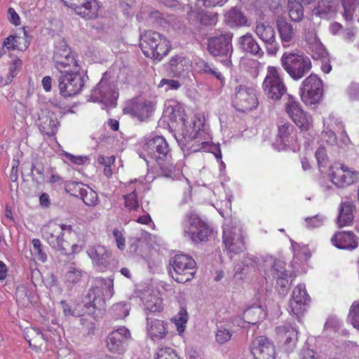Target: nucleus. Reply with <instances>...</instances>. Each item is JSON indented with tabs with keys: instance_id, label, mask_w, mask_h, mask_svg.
Returning a JSON list of instances; mask_svg holds the SVG:
<instances>
[{
	"instance_id": "1",
	"label": "nucleus",
	"mask_w": 359,
	"mask_h": 359,
	"mask_svg": "<svg viewBox=\"0 0 359 359\" xmlns=\"http://www.w3.org/2000/svg\"><path fill=\"white\" fill-rule=\"evenodd\" d=\"M144 150L151 159L155 161L166 177L175 171V165L169 145L164 137L156 136L149 140L144 145Z\"/></svg>"
},
{
	"instance_id": "2",
	"label": "nucleus",
	"mask_w": 359,
	"mask_h": 359,
	"mask_svg": "<svg viewBox=\"0 0 359 359\" xmlns=\"http://www.w3.org/2000/svg\"><path fill=\"white\" fill-rule=\"evenodd\" d=\"M140 48L147 57L157 62L166 56L170 50V41L161 34L147 30L140 35Z\"/></svg>"
},
{
	"instance_id": "3",
	"label": "nucleus",
	"mask_w": 359,
	"mask_h": 359,
	"mask_svg": "<svg viewBox=\"0 0 359 359\" xmlns=\"http://www.w3.org/2000/svg\"><path fill=\"white\" fill-rule=\"evenodd\" d=\"M181 229L182 236L195 243L206 241L212 232L208 225L194 210L185 214L181 222Z\"/></svg>"
},
{
	"instance_id": "4",
	"label": "nucleus",
	"mask_w": 359,
	"mask_h": 359,
	"mask_svg": "<svg viewBox=\"0 0 359 359\" xmlns=\"http://www.w3.org/2000/svg\"><path fill=\"white\" fill-rule=\"evenodd\" d=\"M97 284L104 290L102 292L98 286L91 288L86 296L88 301L85 302L86 308V313L93 315L96 310L102 311L104 308V300L102 296L111 298L114 294V283L111 278H99L97 280Z\"/></svg>"
},
{
	"instance_id": "5",
	"label": "nucleus",
	"mask_w": 359,
	"mask_h": 359,
	"mask_svg": "<svg viewBox=\"0 0 359 359\" xmlns=\"http://www.w3.org/2000/svg\"><path fill=\"white\" fill-rule=\"evenodd\" d=\"M171 112L170 114V118L174 122L181 125L182 135L185 143H188L194 140L198 139L202 135L201 128L203 126V121L201 117L195 116L191 121H188L187 115L182 113L180 108L175 109L171 107ZM170 111V107L167 109Z\"/></svg>"
},
{
	"instance_id": "6",
	"label": "nucleus",
	"mask_w": 359,
	"mask_h": 359,
	"mask_svg": "<svg viewBox=\"0 0 359 359\" xmlns=\"http://www.w3.org/2000/svg\"><path fill=\"white\" fill-rule=\"evenodd\" d=\"M280 62L285 72L294 80L304 77L312 67L309 57L297 53H284L280 58Z\"/></svg>"
},
{
	"instance_id": "7",
	"label": "nucleus",
	"mask_w": 359,
	"mask_h": 359,
	"mask_svg": "<svg viewBox=\"0 0 359 359\" xmlns=\"http://www.w3.org/2000/svg\"><path fill=\"white\" fill-rule=\"evenodd\" d=\"M172 270H170L172 278L180 283L191 280L196 273V262L185 255H176L170 261Z\"/></svg>"
},
{
	"instance_id": "8",
	"label": "nucleus",
	"mask_w": 359,
	"mask_h": 359,
	"mask_svg": "<svg viewBox=\"0 0 359 359\" xmlns=\"http://www.w3.org/2000/svg\"><path fill=\"white\" fill-rule=\"evenodd\" d=\"M53 61L55 67L60 73L65 70L72 71L81 69L76 60L75 54L63 39H59L55 43Z\"/></svg>"
},
{
	"instance_id": "9",
	"label": "nucleus",
	"mask_w": 359,
	"mask_h": 359,
	"mask_svg": "<svg viewBox=\"0 0 359 359\" xmlns=\"http://www.w3.org/2000/svg\"><path fill=\"white\" fill-rule=\"evenodd\" d=\"M42 237L54 249L60 251L63 254H67L63 238L64 232L71 233V225L60 224L54 222H49L43 225L41 229Z\"/></svg>"
},
{
	"instance_id": "10",
	"label": "nucleus",
	"mask_w": 359,
	"mask_h": 359,
	"mask_svg": "<svg viewBox=\"0 0 359 359\" xmlns=\"http://www.w3.org/2000/svg\"><path fill=\"white\" fill-rule=\"evenodd\" d=\"M262 88L268 99L275 101L280 100L287 92V88L279 69L271 66L267 67Z\"/></svg>"
},
{
	"instance_id": "11",
	"label": "nucleus",
	"mask_w": 359,
	"mask_h": 359,
	"mask_svg": "<svg viewBox=\"0 0 359 359\" xmlns=\"http://www.w3.org/2000/svg\"><path fill=\"white\" fill-rule=\"evenodd\" d=\"M57 80L60 93L64 97L79 94L84 86V78L80 70H65L60 72Z\"/></svg>"
},
{
	"instance_id": "12",
	"label": "nucleus",
	"mask_w": 359,
	"mask_h": 359,
	"mask_svg": "<svg viewBox=\"0 0 359 359\" xmlns=\"http://www.w3.org/2000/svg\"><path fill=\"white\" fill-rule=\"evenodd\" d=\"M232 34L230 33L222 34L215 36L208 39V51L214 57H225L223 60L225 66L229 67L231 64L230 60L233 53V47L231 44Z\"/></svg>"
},
{
	"instance_id": "13",
	"label": "nucleus",
	"mask_w": 359,
	"mask_h": 359,
	"mask_svg": "<svg viewBox=\"0 0 359 359\" xmlns=\"http://www.w3.org/2000/svg\"><path fill=\"white\" fill-rule=\"evenodd\" d=\"M232 104L238 111L243 112L257 108L258 100L255 90L245 85L237 86L234 90Z\"/></svg>"
},
{
	"instance_id": "14",
	"label": "nucleus",
	"mask_w": 359,
	"mask_h": 359,
	"mask_svg": "<svg viewBox=\"0 0 359 359\" xmlns=\"http://www.w3.org/2000/svg\"><path fill=\"white\" fill-rule=\"evenodd\" d=\"M323 92L322 81L316 75L311 74L302 83V100L307 105L315 104L321 99Z\"/></svg>"
},
{
	"instance_id": "15",
	"label": "nucleus",
	"mask_w": 359,
	"mask_h": 359,
	"mask_svg": "<svg viewBox=\"0 0 359 359\" xmlns=\"http://www.w3.org/2000/svg\"><path fill=\"white\" fill-rule=\"evenodd\" d=\"M285 111L302 130H307L312 125L311 117L304 112L299 103L292 96L289 95L285 103Z\"/></svg>"
},
{
	"instance_id": "16",
	"label": "nucleus",
	"mask_w": 359,
	"mask_h": 359,
	"mask_svg": "<svg viewBox=\"0 0 359 359\" xmlns=\"http://www.w3.org/2000/svg\"><path fill=\"white\" fill-rule=\"evenodd\" d=\"M223 244L230 252L238 253L245 248L242 229L238 226L226 225L223 230Z\"/></svg>"
},
{
	"instance_id": "17",
	"label": "nucleus",
	"mask_w": 359,
	"mask_h": 359,
	"mask_svg": "<svg viewBox=\"0 0 359 359\" xmlns=\"http://www.w3.org/2000/svg\"><path fill=\"white\" fill-rule=\"evenodd\" d=\"M330 179L339 188L346 187L358 179V172L346 165L334 164L330 168Z\"/></svg>"
},
{
	"instance_id": "18",
	"label": "nucleus",
	"mask_w": 359,
	"mask_h": 359,
	"mask_svg": "<svg viewBox=\"0 0 359 359\" xmlns=\"http://www.w3.org/2000/svg\"><path fill=\"white\" fill-rule=\"evenodd\" d=\"M257 36L264 42L269 55H276L278 50V43L276 39L273 27L269 23L257 21L255 27Z\"/></svg>"
},
{
	"instance_id": "19",
	"label": "nucleus",
	"mask_w": 359,
	"mask_h": 359,
	"mask_svg": "<svg viewBox=\"0 0 359 359\" xmlns=\"http://www.w3.org/2000/svg\"><path fill=\"white\" fill-rule=\"evenodd\" d=\"M250 351L255 359H275V346L265 336L257 337L252 341Z\"/></svg>"
},
{
	"instance_id": "20",
	"label": "nucleus",
	"mask_w": 359,
	"mask_h": 359,
	"mask_svg": "<svg viewBox=\"0 0 359 359\" xmlns=\"http://www.w3.org/2000/svg\"><path fill=\"white\" fill-rule=\"evenodd\" d=\"M130 338V331L125 327H121L111 332L107 339V346L109 351L122 354L126 350V341Z\"/></svg>"
},
{
	"instance_id": "21",
	"label": "nucleus",
	"mask_w": 359,
	"mask_h": 359,
	"mask_svg": "<svg viewBox=\"0 0 359 359\" xmlns=\"http://www.w3.org/2000/svg\"><path fill=\"white\" fill-rule=\"evenodd\" d=\"M310 301L306 287L304 284L298 285L293 290L292 299L290 306L291 311L297 318L302 316L306 310L307 304Z\"/></svg>"
},
{
	"instance_id": "22",
	"label": "nucleus",
	"mask_w": 359,
	"mask_h": 359,
	"mask_svg": "<svg viewBox=\"0 0 359 359\" xmlns=\"http://www.w3.org/2000/svg\"><path fill=\"white\" fill-rule=\"evenodd\" d=\"M191 61L182 55L172 57L169 62L165 65L168 74L172 77L184 78L191 70Z\"/></svg>"
},
{
	"instance_id": "23",
	"label": "nucleus",
	"mask_w": 359,
	"mask_h": 359,
	"mask_svg": "<svg viewBox=\"0 0 359 359\" xmlns=\"http://www.w3.org/2000/svg\"><path fill=\"white\" fill-rule=\"evenodd\" d=\"M67 187L69 191H74L72 194L80 197L86 205L95 206L98 204L97 194L89 187H84L82 183L72 182L67 184Z\"/></svg>"
},
{
	"instance_id": "24",
	"label": "nucleus",
	"mask_w": 359,
	"mask_h": 359,
	"mask_svg": "<svg viewBox=\"0 0 359 359\" xmlns=\"http://www.w3.org/2000/svg\"><path fill=\"white\" fill-rule=\"evenodd\" d=\"M332 243L339 249L353 250L358 245V238L352 231L337 232L331 238Z\"/></svg>"
},
{
	"instance_id": "25",
	"label": "nucleus",
	"mask_w": 359,
	"mask_h": 359,
	"mask_svg": "<svg viewBox=\"0 0 359 359\" xmlns=\"http://www.w3.org/2000/svg\"><path fill=\"white\" fill-rule=\"evenodd\" d=\"M87 254L93 263L102 269H105L109 264L111 252L103 245H94L87 250Z\"/></svg>"
},
{
	"instance_id": "26",
	"label": "nucleus",
	"mask_w": 359,
	"mask_h": 359,
	"mask_svg": "<svg viewBox=\"0 0 359 359\" xmlns=\"http://www.w3.org/2000/svg\"><path fill=\"white\" fill-rule=\"evenodd\" d=\"M276 332L280 341H284L287 351H292L297 341V331L290 324L276 327Z\"/></svg>"
},
{
	"instance_id": "27",
	"label": "nucleus",
	"mask_w": 359,
	"mask_h": 359,
	"mask_svg": "<svg viewBox=\"0 0 359 359\" xmlns=\"http://www.w3.org/2000/svg\"><path fill=\"white\" fill-rule=\"evenodd\" d=\"M93 95L100 102L114 104L116 93L112 86L106 79H101L97 87L93 91Z\"/></svg>"
},
{
	"instance_id": "28",
	"label": "nucleus",
	"mask_w": 359,
	"mask_h": 359,
	"mask_svg": "<svg viewBox=\"0 0 359 359\" xmlns=\"http://www.w3.org/2000/svg\"><path fill=\"white\" fill-rule=\"evenodd\" d=\"M100 6L96 0H78L74 4L76 14L87 19L95 18L97 15Z\"/></svg>"
},
{
	"instance_id": "29",
	"label": "nucleus",
	"mask_w": 359,
	"mask_h": 359,
	"mask_svg": "<svg viewBox=\"0 0 359 359\" xmlns=\"http://www.w3.org/2000/svg\"><path fill=\"white\" fill-rule=\"evenodd\" d=\"M239 48L244 52L250 53L258 57L264 55V51L250 33H247L238 38Z\"/></svg>"
},
{
	"instance_id": "30",
	"label": "nucleus",
	"mask_w": 359,
	"mask_h": 359,
	"mask_svg": "<svg viewBox=\"0 0 359 359\" xmlns=\"http://www.w3.org/2000/svg\"><path fill=\"white\" fill-rule=\"evenodd\" d=\"M224 21L231 27L248 26V20L245 15L237 7H232L224 15Z\"/></svg>"
},
{
	"instance_id": "31",
	"label": "nucleus",
	"mask_w": 359,
	"mask_h": 359,
	"mask_svg": "<svg viewBox=\"0 0 359 359\" xmlns=\"http://www.w3.org/2000/svg\"><path fill=\"white\" fill-rule=\"evenodd\" d=\"M276 24L283 46H289L294 41L295 32L292 25L284 19H278Z\"/></svg>"
},
{
	"instance_id": "32",
	"label": "nucleus",
	"mask_w": 359,
	"mask_h": 359,
	"mask_svg": "<svg viewBox=\"0 0 359 359\" xmlns=\"http://www.w3.org/2000/svg\"><path fill=\"white\" fill-rule=\"evenodd\" d=\"M306 42L309 50L313 60L326 59L328 57L325 48L316 34H312L309 37H306Z\"/></svg>"
},
{
	"instance_id": "33",
	"label": "nucleus",
	"mask_w": 359,
	"mask_h": 359,
	"mask_svg": "<svg viewBox=\"0 0 359 359\" xmlns=\"http://www.w3.org/2000/svg\"><path fill=\"white\" fill-rule=\"evenodd\" d=\"M130 111L139 120L144 121L151 114L153 107L148 101L137 100L133 102Z\"/></svg>"
},
{
	"instance_id": "34",
	"label": "nucleus",
	"mask_w": 359,
	"mask_h": 359,
	"mask_svg": "<svg viewBox=\"0 0 359 359\" xmlns=\"http://www.w3.org/2000/svg\"><path fill=\"white\" fill-rule=\"evenodd\" d=\"M355 208L353 202L344 201L341 203L337 217L339 227H344L351 224L353 220V211Z\"/></svg>"
},
{
	"instance_id": "35",
	"label": "nucleus",
	"mask_w": 359,
	"mask_h": 359,
	"mask_svg": "<svg viewBox=\"0 0 359 359\" xmlns=\"http://www.w3.org/2000/svg\"><path fill=\"white\" fill-rule=\"evenodd\" d=\"M316 0H287V11L290 19L294 22H299L304 18L302 4H311Z\"/></svg>"
},
{
	"instance_id": "36",
	"label": "nucleus",
	"mask_w": 359,
	"mask_h": 359,
	"mask_svg": "<svg viewBox=\"0 0 359 359\" xmlns=\"http://www.w3.org/2000/svg\"><path fill=\"white\" fill-rule=\"evenodd\" d=\"M39 128L41 133L48 136L54 135L58 129L59 121L54 114L43 115L39 118Z\"/></svg>"
},
{
	"instance_id": "37",
	"label": "nucleus",
	"mask_w": 359,
	"mask_h": 359,
	"mask_svg": "<svg viewBox=\"0 0 359 359\" xmlns=\"http://www.w3.org/2000/svg\"><path fill=\"white\" fill-rule=\"evenodd\" d=\"M148 334L153 339H160L166 334L165 327L163 321L154 319L151 317H147Z\"/></svg>"
},
{
	"instance_id": "38",
	"label": "nucleus",
	"mask_w": 359,
	"mask_h": 359,
	"mask_svg": "<svg viewBox=\"0 0 359 359\" xmlns=\"http://www.w3.org/2000/svg\"><path fill=\"white\" fill-rule=\"evenodd\" d=\"M266 312L260 306H252L247 309L243 313L244 320L252 325H255L265 318Z\"/></svg>"
},
{
	"instance_id": "39",
	"label": "nucleus",
	"mask_w": 359,
	"mask_h": 359,
	"mask_svg": "<svg viewBox=\"0 0 359 359\" xmlns=\"http://www.w3.org/2000/svg\"><path fill=\"white\" fill-rule=\"evenodd\" d=\"M25 335L29 346H32L36 350L39 349L45 341L43 333L36 327L27 328L25 332Z\"/></svg>"
},
{
	"instance_id": "40",
	"label": "nucleus",
	"mask_w": 359,
	"mask_h": 359,
	"mask_svg": "<svg viewBox=\"0 0 359 359\" xmlns=\"http://www.w3.org/2000/svg\"><path fill=\"white\" fill-rule=\"evenodd\" d=\"M265 266H270V270L268 271L273 278L277 276H286L285 263L281 260L276 259L272 257H268L266 258Z\"/></svg>"
},
{
	"instance_id": "41",
	"label": "nucleus",
	"mask_w": 359,
	"mask_h": 359,
	"mask_svg": "<svg viewBox=\"0 0 359 359\" xmlns=\"http://www.w3.org/2000/svg\"><path fill=\"white\" fill-rule=\"evenodd\" d=\"M344 16L346 20L359 22V0H343Z\"/></svg>"
},
{
	"instance_id": "42",
	"label": "nucleus",
	"mask_w": 359,
	"mask_h": 359,
	"mask_svg": "<svg viewBox=\"0 0 359 359\" xmlns=\"http://www.w3.org/2000/svg\"><path fill=\"white\" fill-rule=\"evenodd\" d=\"M233 333L230 325L219 323L215 330V341L219 345L224 344L231 339Z\"/></svg>"
},
{
	"instance_id": "43",
	"label": "nucleus",
	"mask_w": 359,
	"mask_h": 359,
	"mask_svg": "<svg viewBox=\"0 0 359 359\" xmlns=\"http://www.w3.org/2000/svg\"><path fill=\"white\" fill-rule=\"evenodd\" d=\"M259 259L253 255H247L243 260V266L240 264H237L235 269L237 272L245 273L248 271L255 269L258 266Z\"/></svg>"
},
{
	"instance_id": "44",
	"label": "nucleus",
	"mask_w": 359,
	"mask_h": 359,
	"mask_svg": "<svg viewBox=\"0 0 359 359\" xmlns=\"http://www.w3.org/2000/svg\"><path fill=\"white\" fill-rule=\"evenodd\" d=\"M193 15H195L194 12L191 13L190 17ZM196 15L199 19L201 24L204 26L215 25L217 22V13H216L202 11L196 13Z\"/></svg>"
},
{
	"instance_id": "45",
	"label": "nucleus",
	"mask_w": 359,
	"mask_h": 359,
	"mask_svg": "<svg viewBox=\"0 0 359 359\" xmlns=\"http://www.w3.org/2000/svg\"><path fill=\"white\" fill-rule=\"evenodd\" d=\"M292 126L285 120H280L278 123V136L281 140L283 143L286 144L288 142L289 136L292 130Z\"/></svg>"
},
{
	"instance_id": "46",
	"label": "nucleus",
	"mask_w": 359,
	"mask_h": 359,
	"mask_svg": "<svg viewBox=\"0 0 359 359\" xmlns=\"http://www.w3.org/2000/svg\"><path fill=\"white\" fill-rule=\"evenodd\" d=\"M130 304L128 302H119L112 306V311L117 318H123L129 315Z\"/></svg>"
},
{
	"instance_id": "47",
	"label": "nucleus",
	"mask_w": 359,
	"mask_h": 359,
	"mask_svg": "<svg viewBox=\"0 0 359 359\" xmlns=\"http://www.w3.org/2000/svg\"><path fill=\"white\" fill-rule=\"evenodd\" d=\"M81 277L82 272L81 270L70 267L65 274V281L68 285H74L81 280Z\"/></svg>"
},
{
	"instance_id": "48",
	"label": "nucleus",
	"mask_w": 359,
	"mask_h": 359,
	"mask_svg": "<svg viewBox=\"0 0 359 359\" xmlns=\"http://www.w3.org/2000/svg\"><path fill=\"white\" fill-rule=\"evenodd\" d=\"M156 359H180L175 351L170 347H158L156 353Z\"/></svg>"
},
{
	"instance_id": "49",
	"label": "nucleus",
	"mask_w": 359,
	"mask_h": 359,
	"mask_svg": "<svg viewBox=\"0 0 359 359\" xmlns=\"http://www.w3.org/2000/svg\"><path fill=\"white\" fill-rule=\"evenodd\" d=\"M188 314L184 308H181L178 313L173 318V321L177 326L179 332H183L187 323Z\"/></svg>"
},
{
	"instance_id": "50",
	"label": "nucleus",
	"mask_w": 359,
	"mask_h": 359,
	"mask_svg": "<svg viewBox=\"0 0 359 359\" xmlns=\"http://www.w3.org/2000/svg\"><path fill=\"white\" fill-rule=\"evenodd\" d=\"M162 302L161 300L156 299L155 297L151 298V299L146 302L144 304V311L149 316V313L160 312L162 311Z\"/></svg>"
},
{
	"instance_id": "51",
	"label": "nucleus",
	"mask_w": 359,
	"mask_h": 359,
	"mask_svg": "<svg viewBox=\"0 0 359 359\" xmlns=\"http://www.w3.org/2000/svg\"><path fill=\"white\" fill-rule=\"evenodd\" d=\"M33 249L32 254L39 261L45 262L47 260V255L43 251L41 241L39 239L34 238L32 241Z\"/></svg>"
},
{
	"instance_id": "52",
	"label": "nucleus",
	"mask_w": 359,
	"mask_h": 359,
	"mask_svg": "<svg viewBox=\"0 0 359 359\" xmlns=\"http://www.w3.org/2000/svg\"><path fill=\"white\" fill-rule=\"evenodd\" d=\"M348 320L353 326L359 331V302H354L349 311Z\"/></svg>"
},
{
	"instance_id": "53",
	"label": "nucleus",
	"mask_w": 359,
	"mask_h": 359,
	"mask_svg": "<svg viewBox=\"0 0 359 359\" xmlns=\"http://www.w3.org/2000/svg\"><path fill=\"white\" fill-rule=\"evenodd\" d=\"M124 198L125 205L130 211H137L139 209L140 206L135 191H133L130 194L126 195Z\"/></svg>"
},
{
	"instance_id": "54",
	"label": "nucleus",
	"mask_w": 359,
	"mask_h": 359,
	"mask_svg": "<svg viewBox=\"0 0 359 359\" xmlns=\"http://www.w3.org/2000/svg\"><path fill=\"white\" fill-rule=\"evenodd\" d=\"M181 86L182 83L177 80L163 79L160 81L158 87L162 88L165 86V90L168 91L170 90H177L180 88Z\"/></svg>"
},
{
	"instance_id": "55",
	"label": "nucleus",
	"mask_w": 359,
	"mask_h": 359,
	"mask_svg": "<svg viewBox=\"0 0 359 359\" xmlns=\"http://www.w3.org/2000/svg\"><path fill=\"white\" fill-rule=\"evenodd\" d=\"M325 217L317 215L314 217H308L305 219L306 222V226L309 229H314L322 226L325 222Z\"/></svg>"
},
{
	"instance_id": "56",
	"label": "nucleus",
	"mask_w": 359,
	"mask_h": 359,
	"mask_svg": "<svg viewBox=\"0 0 359 359\" xmlns=\"http://www.w3.org/2000/svg\"><path fill=\"white\" fill-rule=\"evenodd\" d=\"M113 235L115 238L116 245L121 250H123L126 248L125 245V238L121 231H119L117 229H115L113 231Z\"/></svg>"
},
{
	"instance_id": "57",
	"label": "nucleus",
	"mask_w": 359,
	"mask_h": 359,
	"mask_svg": "<svg viewBox=\"0 0 359 359\" xmlns=\"http://www.w3.org/2000/svg\"><path fill=\"white\" fill-rule=\"evenodd\" d=\"M22 65V60L20 59H15L14 60L12 63L11 64V66L9 67V72H10V78L13 79L19 72L21 66Z\"/></svg>"
},
{
	"instance_id": "58",
	"label": "nucleus",
	"mask_w": 359,
	"mask_h": 359,
	"mask_svg": "<svg viewBox=\"0 0 359 359\" xmlns=\"http://www.w3.org/2000/svg\"><path fill=\"white\" fill-rule=\"evenodd\" d=\"M17 37L15 36H8L3 42V47H6L8 50H14L16 48Z\"/></svg>"
},
{
	"instance_id": "59",
	"label": "nucleus",
	"mask_w": 359,
	"mask_h": 359,
	"mask_svg": "<svg viewBox=\"0 0 359 359\" xmlns=\"http://www.w3.org/2000/svg\"><path fill=\"white\" fill-rule=\"evenodd\" d=\"M61 305L62 307L63 312L65 316H81L82 313H79V311H76V310H74L71 308V306L67 304L65 301L61 302Z\"/></svg>"
},
{
	"instance_id": "60",
	"label": "nucleus",
	"mask_w": 359,
	"mask_h": 359,
	"mask_svg": "<svg viewBox=\"0 0 359 359\" xmlns=\"http://www.w3.org/2000/svg\"><path fill=\"white\" fill-rule=\"evenodd\" d=\"M97 161L99 164L104 165V167L111 165L115 161V156H104L102 155H100L97 157Z\"/></svg>"
},
{
	"instance_id": "61",
	"label": "nucleus",
	"mask_w": 359,
	"mask_h": 359,
	"mask_svg": "<svg viewBox=\"0 0 359 359\" xmlns=\"http://www.w3.org/2000/svg\"><path fill=\"white\" fill-rule=\"evenodd\" d=\"M228 0H198L201 1L203 5L206 8H212L217 6H223Z\"/></svg>"
},
{
	"instance_id": "62",
	"label": "nucleus",
	"mask_w": 359,
	"mask_h": 359,
	"mask_svg": "<svg viewBox=\"0 0 359 359\" xmlns=\"http://www.w3.org/2000/svg\"><path fill=\"white\" fill-rule=\"evenodd\" d=\"M287 278V274H286V276H280L275 278L276 279L277 285L283 289V293L286 292L287 290L288 280Z\"/></svg>"
},
{
	"instance_id": "63",
	"label": "nucleus",
	"mask_w": 359,
	"mask_h": 359,
	"mask_svg": "<svg viewBox=\"0 0 359 359\" xmlns=\"http://www.w3.org/2000/svg\"><path fill=\"white\" fill-rule=\"evenodd\" d=\"M323 138L330 144H334L337 140L336 135L332 130L323 132Z\"/></svg>"
},
{
	"instance_id": "64",
	"label": "nucleus",
	"mask_w": 359,
	"mask_h": 359,
	"mask_svg": "<svg viewBox=\"0 0 359 359\" xmlns=\"http://www.w3.org/2000/svg\"><path fill=\"white\" fill-rule=\"evenodd\" d=\"M8 13L9 15L10 22L14 24L15 25H19L20 24V17L18 16V13L15 12L14 8H8Z\"/></svg>"
}]
</instances>
